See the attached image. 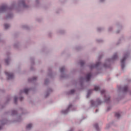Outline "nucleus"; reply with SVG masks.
I'll list each match as a JSON object with an SVG mask.
<instances>
[{
    "label": "nucleus",
    "mask_w": 131,
    "mask_h": 131,
    "mask_svg": "<svg viewBox=\"0 0 131 131\" xmlns=\"http://www.w3.org/2000/svg\"><path fill=\"white\" fill-rule=\"evenodd\" d=\"M126 58H127V55H125V56L121 60L122 69L124 68V61H125Z\"/></svg>",
    "instance_id": "obj_1"
},
{
    "label": "nucleus",
    "mask_w": 131,
    "mask_h": 131,
    "mask_svg": "<svg viewBox=\"0 0 131 131\" xmlns=\"http://www.w3.org/2000/svg\"><path fill=\"white\" fill-rule=\"evenodd\" d=\"M101 103V101L99 100H97L96 101L91 100V105H92V106H97L98 105H100Z\"/></svg>",
    "instance_id": "obj_2"
},
{
    "label": "nucleus",
    "mask_w": 131,
    "mask_h": 131,
    "mask_svg": "<svg viewBox=\"0 0 131 131\" xmlns=\"http://www.w3.org/2000/svg\"><path fill=\"white\" fill-rule=\"evenodd\" d=\"M5 74L8 76V79H13L14 78V75L9 72H5Z\"/></svg>",
    "instance_id": "obj_3"
},
{
    "label": "nucleus",
    "mask_w": 131,
    "mask_h": 131,
    "mask_svg": "<svg viewBox=\"0 0 131 131\" xmlns=\"http://www.w3.org/2000/svg\"><path fill=\"white\" fill-rule=\"evenodd\" d=\"M101 65V62H97L95 65H91L90 66V68L93 69V68H95V67H98V66H100Z\"/></svg>",
    "instance_id": "obj_4"
},
{
    "label": "nucleus",
    "mask_w": 131,
    "mask_h": 131,
    "mask_svg": "<svg viewBox=\"0 0 131 131\" xmlns=\"http://www.w3.org/2000/svg\"><path fill=\"white\" fill-rule=\"evenodd\" d=\"M91 77H92V74H91V73L88 74L86 76V81H90V80L91 79Z\"/></svg>",
    "instance_id": "obj_5"
},
{
    "label": "nucleus",
    "mask_w": 131,
    "mask_h": 131,
    "mask_svg": "<svg viewBox=\"0 0 131 131\" xmlns=\"http://www.w3.org/2000/svg\"><path fill=\"white\" fill-rule=\"evenodd\" d=\"M72 106V105H70L69 106L67 110L62 111V113H63V114H67V113H68V111H69V109H70V108Z\"/></svg>",
    "instance_id": "obj_6"
},
{
    "label": "nucleus",
    "mask_w": 131,
    "mask_h": 131,
    "mask_svg": "<svg viewBox=\"0 0 131 131\" xmlns=\"http://www.w3.org/2000/svg\"><path fill=\"white\" fill-rule=\"evenodd\" d=\"M7 6L4 5L2 6L0 8V11H5V10H7Z\"/></svg>",
    "instance_id": "obj_7"
},
{
    "label": "nucleus",
    "mask_w": 131,
    "mask_h": 131,
    "mask_svg": "<svg viewBox=\"0 0 131 131\" xmlns=\"http://www.w3.org/2000/svg\"><path fill=\"white\" fill-rule=\"evenodd\" d=\"M32 127V124H29L27 125L26 128L27 129H30Z\"/></svg>",
    "instance_id": "obj_8"
},
{
    "label": "nucleus",
    "mask_w": 131,
    "mask_h": 131,
    "mask_svg": "<svg viewBox=\"0 0 131 131\" xmlns=\"http://www.w3.org/2000/svg\"><path fill=\"white\" fill-rule=\"evenodd\" d=\"M99 90H100V88H99V86H95L94 91H96V92H98V91H99Z\"/></svg>",
    "instance_id": "obj_9"
},
{
    "label": "nucleus",
    "mask_w": 131,
    "mask_h": 131,
    "mask_svg": "<svg viewBox=\"0 0 131 131\" xmlns=\"http://www.w3.org/2000/svg\"><path fill=\"white\" fill-rule=\"evenodd\" d=\"M115 116H116V117L119 118V117H120V114H119V113H116L115 114Z\"/></svg>",
    "instance_id": "obj_10"
},
{
    "label": "nucleus",
    "mask_w": 131,
    "mask_h": 131,
    "mask_svg": "<svg viewBox=\"0 0 131 131\" xmlns=\"http://www.w3.org/2000/svg\"><path fill=\"white\" fill-rule=\"evenodd\" d=\"M4 26L5 29H8L10 27V25L9 24H5Z\"/></svg>",
    "instance_id": "obj_11"
},
{
    "label": "nucleus",
    "mask_w": 131,
    "mask_h": 131,
    "mask_svg": "<svg viewBox=\"0 0 131 131\" xmlns=\"http://www.w3.org/2000/svg\"><path fill=\"white\" fill-rule=\"evenodd\" d=\"M105 102H108L110 100V97H106V96H105Z\"/></svg>",
    "instance_id": "obj_12"
},
{
    "label": "nucleus",
    "mask_w": 131,
    "mask_h": 131,
    "mask_svg": "<svg viewBox=\"0 0 131 131\" xmlns=\"http://www.w3.org/2000/svg\"><path fill=\"white\" fill-rule=\"evenodd\" d=\"M29 91V90L27 89H25L24 91L25 94H28Z\"/></svg>",
    "instance_id": "obj_13"
},
{
    "label": "nucleus",
    "mask_w": 131,
    "mask_h": 131,
    "mask_svg": "<svg viewBox=\"0 0 131 131\" xmlns=\"http://www.w3.org/2000/svg\"><path fill=\"white\" fill-rule=\"evenodd\" d=\"M92 92H93V90H89L88 93L87 95V98H89V96H90V94H91V93H92Z\"/></svg>",
    "instance_id": "obj_14"
},
{
    "label": "nucleus",
    "mask_w": 131,
    "mask_h": 131,
    "mask_svg": "<svg viewBox=\"0 0 131 131\" xmlns=\"http://www.w3.org/2000/svg\"><path fill=\"white\" fill-rule=\"evenodd\" d=\"M64 70H65V68H64V67H62L60 69V72H63V71H64Z\"/></svg>",
    "instance_id": "obj_15"
},
{
    "label": "nucleus",
    "mask_w": 131,
    "mask_h": 131,
    "mask_svg": "<svg viewBox=\"0 0 131 131\" xmlns=\"http://www.w3.org/2000/svg\"><path fill=\"white\" fill-rule=\"evenodd\" d=\"M116 58H117V54H115L114 55V56H113V59L114 60V59H116Z\"/></svg>",
    "instance_id": "obj_16"
},
{
    "label": "nucleus",
    "mask_w": 131,
    "mask_h": 131,
    "mask_svg": "<svg viewBox=\"0 0 131 131\" xmlns=\"http://www.w3.org/2000/svg\"><path fill=\"white\" fill-rule=\"evenodd\" d=\"M5 62H6V64H9V62H10V59H6Z\"/></svg>",
    "instance_id": "obj_17"
},
{
    "label": "nucleus",
    "mask_w": 131,
    "mask_h": 131,
    "mask_svg": "<svg viewBox=\"0 0 131 131\" xmlns=\"http://www.w3.org/2000/svg\"><path fill=\"white\" fill-rule=\"evenodd\" d=\"M18 100V98H17V97H14V103H17V100Z\"/></svg>",
    "instance_id": "obj_18"
},
{
    "label": "nucleus",
    "mask_w": 131,
    "mask_h": 131,
    "mask_svg": "<svg viewBox=\"0 0 131 131\" xmlns=\"http://www.w3.org/2000/svg\"><path fill=\"white\" fill-rule=\"evenodd\" d=\"M80 63L81 66H83V64H84V61H81Z\"/></svg>",
    "instance_id": "obj_19"
},
{
    "label": "nucleus",
    "mask_w": 131,
    "mask_h": 131,
    "mask_svg": "<svg viewBox=\"0 0 131 131\" xmlns=\"http://www.w3.org/2000/svg\"><path fill=\"white\" fill-rule=\"evenodd\" d=\"M127 86H125L124 88V92H127Z\"/></svg>",
    "instance_id": "obj_20"
},
{
    "label": "nucleus",
    "mask_w": 131,
    "mask_h": 131,
    "mask_svg": "<svg viewBox=\"0 0 131 131\" xmlns=\"http://www.w3.org/2000/svg\"><path fill=\"white\" fill-rule=\"evenodd\" d=\"M94 127H95V128L96 129H98V128H99V127H98V124H96L95 125H94Z\"/></svg>",
    "instance_id": "obj_21"
},
{
    "label": "nucleus",
    "mask_w": 131,
    "mask_h": 131,
    "mask_svg": "<svg viewBox=\"0 0 131 131\" xmlns=\"http://www.w3.org/2000/svg\"><path fill=\"white\" fill-rule=\"evenodd\" d=\"M101 95H103V94H105V90H102L101 91Z\"/></svg>",
    "instance_id": "obj_22"
},
{
    "label": "nucleus",
    "mask_w": 131,
    "mask_h": 131,
    "mask_svg": "<svg viewBox=\"0 0 131 131\" xmlns=\"http://www.w3.org/2000/svg\"><path fill=\"white\" fill-rule=\"evenodd\" d=\"M74 92H75V91H74V90H71V94H74Z\"/></svg>",
    "instance_id": "obj_23"
},
{
    "label": "nucleus",
    "mask_w": 131,
    "mask_h": 131,
    "mask_svg": "<svg viewBox=\"0 0 131 131\" xmlns=\"http://www.w3.org/2000/svg\"><path fill=\"white\" fill-rule=\"evenodd\" d=\"M36 79V77H34L32 79V80H35Z\"/></svg>",
    "instance_id": "obj_24"
},
{
    "label": "nucleus",
    "mask_w": 131,
    "mask_h": 131,
    "mask_svg": "<svg viewBox=\"0 0 131 131\" xmlns=\"http://www.w3.org/2000/svg\"><path fill=\"white\" fill-rule=\"evenodd\" d=\"M19 99L20 100V101H22V100H23V97H20Z\"/></svg>",
    "instance_id": "obj_25"
},
{
    "label": "nucleus",
    "mask_w": 131,
    "mask_h": 131,
    "mask_svg": "<svg viewBox=\"0 0 131 131\" xmlns=\"http://www.w3.org/2000/svg\"><path fill=\"white\" fill-rule=\"evenodd\" d=\"M98 110H96V113L98 112Z\"/></svg>",
    "instance_id": "obj_26"
},
{
    "label": "nucleus",
    "mask_w": 131,
    "mask_h": 131,
    "mask_svg": "<svg viewBox=\"0 0 131 131\" xmlns=\"http://www.w3.org/2000/svg\"><path fill=\"white\" fill-rule=\"evenodd\" d=\"M23 5H24V2H23Z\"/></svg>",
    "instance_id": "obj_27"
},
{
    "label": "nucleus",
    "mask_w": 131,
    "mask_h": 131,
    "mask_svg": "<svg viewBox=\"0 0 131 131\" xmlns=\"http://www.w3.org/2000/svg\"><path fill=\"white\" fill-rule=\"evenodd\" d=\"M0 129H2V127L0 126Z\"/></svg>",
    "instance_id": "obj_28"
}]
</instances>
